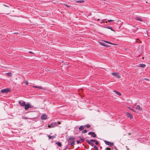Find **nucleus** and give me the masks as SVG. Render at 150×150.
I'll return each instance as SVG.
<instances>
[{
  "label": "nucleus",
  "instance_id": "f257e3e1",
  "mask_svg": "<svg viewBox=\"0 0 150 150\" xmlns=\"http://www.w3.org/2000/svg\"><path fill=\"white\" fill-rule=\"evenodd\" d=\"M75 138L72 136L69 137L68 140V145H70L71 146H74L75 144Z\"/></svg>",
  "mask_w": 150,
  "mask_h": 150
},
{
  "label": "nucleus",
  "instance_id": "f03ea898",
  "mask_svg": "<svg viewBox=\"0 0 150 150\" xmlns=\"http://www.w3.org/2000/svg\"><path fill=\"white\" fill-rule=\"evenodd\" d=\"M25 110H28V109L29 108H33L34 106L28 103H27L26 104H25Z\"/></svg>",
  "mask_w": 150,
  "mask_h": 150
},
{
  "label": "nucleus",
  "instance_id": "7ed1b4c3",
  "mask_svg": "<svg viewBox=\"0 0 150 150\" xmlns=\"http://www.w3.org/2000/svg\"><path fill=\"white\" fill-rule=\"evenodd\" d=\"M10 91V89L9 88H6L1 90V92L3 94L7 93Z\"/></svg>",
  "mask_w": 150,
  "mask_h": 150
},
{
  "label": "nucleus",
  "instance_id": "20e7f679",
  "mask_svg": "<svg viewBox=\"0 0 150 150\" xmlns=\"http://www.w3.org/2000/svg\"><path fill=\"white\" fill-rule=\"evenodd\" d=\"M104 142L106 145H109L110 147H112L114 145V143L113 142H111L107 141H104Z\"/></svg>",
  "mask_w": 150,
  "mask_h": 150
},
{
  "label": "nucleus",
  "instance_id": "39448f33",
  "mask_svg": "<svg viewBox=\"0 0 150 150\" xmlns=\"http://www.w3.org/2000/svg\"><path fill=\"white\" fill-rule=\"evenodd\" d=\"M18 104L22 106H24L25 105V102L23 100H20L18 102Z\"/></svg>",
  "mask_w": 150,
  "mask_h": 150
},
{
  "label": "nucleus",
  "instance_id": "423d86ee",
  "mask_svg": "<svg viewBox=\"0 0 150 150\" xmlns=\"http://www.w3.org/2000/svg\"><path fill=\"white\" fill-rule=\"evenodd\" d=\"M88 134L91 135V137L94 138L96 137V136L95 133L93 132H89L88 133Z\"/></svg>",
  "mask_w": 150,
  "mask_h": 150
},
{
  "label": "nucleus",
  "instance_id": "0eeeda50",
  "mask_svg": "<svg viewBox=\"0 0 150 150\" xmlns=\"http://www.w3.org/2000/svg\"><path fill=\"white\" fill-rule=\"evenodd\" d=\"M112 74L114 76H115L117 78H121V76L120 75H119L116 72H114L112 73Z\"/></svg>",
  "mask_w": 150,
  "mask_h": 150
},
{
  "label": "nucleus",
  "instance_id": "6e6552de",
  "mask_svg": "<svg viewBox=\"0 0 150 150\" xmlns=\"http://www.w3.org/2000/svg\"><path fill=\"white\" fill-rule=\"evenodd\" d=\"M41 119L42 120H45L47 119V116L45 114H43L41 116Z\"/></svg>",
  "mask_w": 150,
  "mask_h": 150
},
{
  "label": "nucleus",
  "instance_id": "1a4fd4ad",
  "mask_svg": "<svg viewBox=\"0 0 150 150\" xmlns=\"http://www.w3.org/2000/svg\"><path fill=\"white\" fill-rule=\"evenodd\" d=\"M134 19L137 21H143L142 19L140 17L136 16L134 18Z\"/></svg>",
  "mask_w": 150,
  "mask_h": 150
},
{
  "label": "nucleus",
  "instance_id": "9d476101",
  "mask_svg": "<svg viewBox=\"0 0 150 150\" xmlns=\"http://www.w3.org/2000/svg\"><path fill=\"white\" fill-rule=\"evenodd\" d=\"M86 142H87L88 144H90L92 146H94V144L93 143H92L91 142L90 140H86Z\"/></svg>",
  "mask_w": 150,
  "mask_h": 150
},
{
  "label": "nucleus",
  "instance_id": "9b49d317",
  "mask_svg": "<svg viewBox=\"0 0 150 150\" xmlns=\"http://www.w3.org/2000/svg\"><path fill=\"white\" fill-rule=\"evenodd\" d=\"M51 125L52 126V127H54L57 125V122H53L51 124Z\"/></svg>",
  "mask_w": 150,
  "mask_h": 150
},
{
  "label": "nucleus",
  "instance_id": "f8f14e48",
  "mask_svg": "<svg viewBox=\"0 0 150 150\" xmlns=\"http://www.w3.org/2000/svg\"><path fill=\"white\" fill-rule=\"evenodd\" d=\"M126 114L127 115V116L128 117H129L130 119L133 118V116H132V115H131L130 113H129L128 112H127L126 113Z\"/></svg>",
  "mask_w": 150,
  "mask_h": 150
},
{
  "label": "nucleus",
  "instance_id": "ddd939ff",
  "mask_svg": "<svg viewBox=\"0 0 150 150\" xmlns=\"http://www.w3.org/2000/svg\"><path fill=\"white\" fill-rule=\"evenodd\" d=\"M85 126L84 125H82L79 128V129L80 131H82L85 129Z\"/></svg>",
  "mask_w": 150,
  "mask_h": 150
},
{
  "label": "nucleus",
  "instance_id": "4468645a",
  "mask_svg": "<svg viewBox=\"0 0 150 150\" xmlns=\"http://www.w3.org/2000/svg\"><path fill=\"white\" fill-rule=\"evenodd\" d=\"M99 43L102 46H105V47H110V46H109V45H108L105 44L103 43L102 42H100Z\"/></svg>",
  "mask_w": 150,
  "mask_h": 150
},
{
  "label": "nucleus",
  "instance_id": "2eb2a0df",
  "mask_svg": "<svg viewBox=\"0 0 150 150\" xmlns=\"http://www.w3.org/2000/svg\"><path fill=\"white\" fill-rule=\"evenodd\" d=\"M136 108L137 109L139 110H142V108L140 107L139 105H137L136 106Z\"/></svg>",
  "mask_w": 150,
  "mask_h": 150
},
{
  "label": "nucleus",
  "instance_id": "dca6fc26",
  "mask_svg": "<svg viewBox=\"0 0 150 150\" xmlns=\"http://www.w3.org/2000/svg\"><path fill=\"white\" fill-rule=\"evenodd\" d=\"M47 137H48L49 139H52L55 137V136H51L50 135H48Z\"/></svg>",
  "mask_w": 150,
  "mask_h": 150
},
{
  "label": "nucleus",
  "instance_id": "f3484780",
  "mask_svg": "<svg viewBox=\"0 0 150 150\" xmlns=\"http://www.w3.org/2000/svg\"><path fill=\"white\" fill-rule=\"evenodd\" d=\"M90 141L91 142H95V144L96 145H98L99 144L98 142V141H96L95 139H93V140L91 139V140H90Z\"/></svg>",
  "mask_w": 150,
  "mask_h": 150
},
{
  "label": "nucleus",
  "instance_id": "a211bd4d",
  "mask_svg": "<svg viewBox=\"0 0 150 150\" xmlns=\"http://www.w3.org/2000/svg\"><path fill=\"white\" fill-rule=\"evenodd\" d=\"M146 65L145 64H139V67L142 68H144L146 67Z\"/></svg>",
  "mask_w": 150,
  "mask_h": 150
},
{
  "label": "nucleus",
  "instance_id": "6ab92c4d",
  "mask_svg": "<svg viewBox=\"0 0 150 150\" xmlns=\"http://www.w3.org/2000/svg\"><path fill=\"white\" fill-rule=\"evenodd\" d=\"M33 88H38L40 89H42V87L41 86H33Z\"/></svg>",
  "mask_w": 150,
  "mask_h": 150
},
{
  "label": "nucleus",
  "instance_id": "aec40b11",
  "mask_svg": "<svg viewBox=\"0 0 150 150\" xmlns=\"http://www.w3.org/2000/svg\"><path fill=\"white\" fill-rule=\"evenodd\" d=\"M56 144H57L58 146L59 147H61L62 146V144L60 142H57Z\"/></svg>",
  "mask_w": 150,
  "mask_h": 150
},
{
  "label": "nucleus",
  "instance_id": "412c9836",
  "mask_svg": "<svg viewBox=\"0 0 150 150\" xmlns=\"http://www.w3.org/2000/svg\"><path fill=\"white\" fill-rule=\"evenodd\" d=\"M103 41L104 42H105L106 43H108L109 44L115 45L114 44H113V43H111V42H109V41H105V40H103Z\"/></svg>",
  "mask_w": 150,
  "mask_h": 150
},
{
  "label": "nucleus",
  "instance_id": "4be33fe9",
  "mask_svg": "<svg viewBox=\"0 0 150 150\" xmlns=\"http://www.w3.org/2000/svg\"><path fill=\"white\" fill-rule=\"evenodd\" d=\"M114 92L116 94H117L118 96H120L121 95V93L118 92H117V91H114Z\"/></svg>",
  "mask_w": 150,
  "mask_h": 150
},
{
  "label": "nucleus",
  "instance_id": "5701e85b",
  "mask_svg": "<svg viewBox=\"0 0 150 150\" xmlns=\"http://www.w3.org/2000/svg\"><path fill=\"white\" fill-rule=\"evenodd\" d=\"M76 2L77 3H83L84 2V0H79V1H76Z\"/></svg>",
  "mask_w": 150,
  "mask_h": 150
},
{
  "label": "nucleus",
  "instance_id": "b1692460",
  "mask_svg": "<svg viewBox=\"0 0 150 150\" xmlns=\"http://www.w3.org/2000/svg\"><path fill=\"white\" fill-rule=\"evenodd\" d=\"M84 126H85V128L87 127V128H89L91 127V125L89 124H88L84 125Z\"/></svg>",
  "mask_w": 150,
  "mask_h": 150
},
{
  "label": "nucleus",
  "instance_id": "393cba45",
  "mask_svg": "<svg viewBox=\"0 0 150 150\" xmlns=\"http://www.w3.org/2000/svg\"><path fill=\"white\" fill-rule=\"evenodd\" d=\"M7 74L8 76H12V74L11 72H8L7 73Z\"/></svg>",
  "mask_w": 150,
  "mask_h": 150
},
{
  "label": "nucleus",
  "instance_id": "a878e982",
  "mask_svg": "<svg viewBox=\"0 0 150 150\" xmlns=\"http://www.w3.org/2000/svg\"><path fill=\"white\" fill-rule=\"evenodd\" d=\"M107 28L110 29L111 30L114 31L113 29L111 26H108Z\"/></svg>",
  "mask_w": 150,
  "mask_h": 150
},
{
  "label": "nucleus",
  "instance_id": "bb28decb",
  "mask_svg": "<svg viewBox=\"0 0 150 150\" xmlns=\"http://www.w3.org/2000/svg\"><path fill=\"white\" fill-rule=\"evenodd\" d=\"M87 131L85 129V130H83V131L82 132V133H87Z\"/></svg>",
  "mask_w": 150,
  "mask_h": 150
},
{
  "label": "nucleus",
  "instance_id": "cd10ccee",
  "mask_svg": "<svg viewBox=\"0 0 150 150\" xmlns=\"http://www.w3.org/2000/svg\"><path fill=\"white\" fill-rule=\"evenodd\" d=\"M94 148L95 150H98V147L96 145L94 146Z\"/></svg>",
  "mask_w": 150,
  "mask_h": 150
},
{
  "label": "nucleus",
  "instance_id": "c85d7f7f",
  "mask_svg": "<svg viewBox=\"0 0 150 150\" xmlns=\"http://www.w3.org/2000/svg\"><path fill=\"white\" fill-rule=\"evenodd\" d=\"M79 138L82 141V142H83L84 141V138H82L81 137H79Z\"/></svg>",
  "mask_w": 150,
  "mask_h": 150
},
{
  "label": "nucleus",
  "instance_id": "c756f323",
  "mask_svg": "<svg viewBox=\"0 0 150 150\" xmlns=\"http://www.w3.org/2000/svg\"><path fill=\"white\" fill-rule=\"evenodd\" d=\"M105 150H111V149L110 148H107L105 149Z\"/></svg>",
  "mask_w": 150,
  "mask_h": 150
},
{
  "label": "nucleus",
  "instance_id": "7c9ffc66",
  "mask_svg": "<svg viewBox=\"0 0 150 150\" xmlns=\"http://www.w3.org/2000/svg\"><path fill=\"white\" fill-rule=\"evenodd\" d=\"M65 6H66L67 7H70V6L68 5L67 4H64Z\"/></svg>",
  "mask_w": 150,
  "mask_h": 150
},
{
  "label": "nucleus",
  "instance_id": "2f4dec72",
  "mask_svg": "<svg viewBox=\"0 0 150 150\" xmlns=\"http://www.w3.org/2000/svg\"><path fill=\"white\" fill-rule=\"evenodd\" d=\"M113 21V20H109L108 21V22H111Z\"/></svg>",
  "mask_w": 150,
  "mask_h": 150
},
{
  "label": "nucleus",
  "instance_id": "473e14b6",
  "mask_svg": "<svg viewBox=\"0 0 150 150\" xmlns=\"http://www.w3.org/2000/svg\"><path fill=\"white\" fill-rule=\"evenodd\" d=\"M52 126L51 125V124L50 125H48V127L49 128H52Z\"/></svg>",
  "mask_w": 150,
  "mask_h": 150
},
{
  "label": "nucleus",
  "instance_id": "72a5a7b5",
  "mask_svg": "<svg viewBox=\"0 0 150 150\" xmlns=\"http://www.w3.org/2000/svg\"><path fill=\"white\" fill-rule=\"evenodd\" d=\"M25 83L26 85H28V82L27 81H25Z\"/></svg>",
  "mask_w": 150,
  "mask_h": 150
},
{
  "label": "nucleus",
  "instance_id": "f704fd0d",
  "mask_svg": "<svg viewBox=\"0 0 150 150\" xmlns=\"http://www.w3.org/2000/svg\"><path fill=\"white\" fill-rule=\"evenodd\" d=\"M22 119H28V118L25 117H22Z\"/></svg>",
  "mask_w": 150,
  "mask_h": 150
},
{
  "label": "nucleus",
  "instance_id": "c9c22d12",
  "mask_svg": "<svg viewBox=\"0 0 150 150\" xmlns=\"http://www.w3.org/2000/svg\"><path fill=\"white\" fill-rule=\"evenodd\" d=\"M129 109H130V110H132V111L134 112H135V110H133V109H132V108H129Z\"/></svg>",
  "mask_w": 150,
  "mask_h": 150
},
{
  "label": "nucleus",
  "instance_id": "e433bc0d",
  "mask_svg": "<svg viewBox=\"0 0 150 150\" xmlns=\"http://www.w3.org/2000/svg\"><path fill=\"white\" fill-rule=\"evenodd\" d=\"M76 142H77V144H79L80 143V141L78 140V141H77Z\"/></svg>",
  "mask_w": 150,
  "mask_h": 150
},
{
  "label": "nucleus",
  "instance_id": "4c0bfd02",
  "mask_svg": "<svg viewBox=\"0 0 150 150\" xmlns=\"http://www.w3.org/2000/svg\"><path fill=\"white\" fill-rule=\"evenodd\" d=\"M29 53H30L31 54H34V53L33 52H31V51H30L29 52Z\"/></svg>",
  "mask_w": 150,
  "mask_h": 150
},
{
  "label": "nucleus",
  "instance_id": "58836bf2",
  "mask_svg": "<svg viewBox=\"0 0 150 150\" xmlns=\"http://www.w3.org/2000/svg\"><path fill=\"white\" fill-rule=\"evenodd\" d=\"M4 6L6 7H9L8 6L4 4Z\"/></svg>",
  "mask_w": 150,
  "mask_h": 150
},
{
  "label": "nucleus",
  "instance_id": "ea45409f",
  "mask_svg": "<svg viewBox=\"0 0 150 150\" xmlns=\"http://www.w3.org/2000/svg\"><path fill=\"white\" fill-rule=\"evenodd\" d=\"M61 124V123H60V122H58H58H57V124Z\"/></svg>",
  "mask_w": 150,
  "mask_h": 150
},
{
  "label": "nucleus",
  "instance_id": "a19ab883",
  "mask_svg": "<svg viewBox=\"0 0 150 150\" xmlns=\"http://www.w3.org/2000/svg\"><path fill=\"white\" fill-rule=\"evenodd\" d=\"M14 33V34H18V33Z\"/></svg>",
  "mask_w": 150,
  "mask_h": 150
},
{
  "label": "nucleus",
  "instance_id": "79ce46f5",
  "mask_svg": "<svg viewBox=\"0 0 150 150\" xmlns=\"http://www.w3.org/2000/svg\"><path fill=\"white\" fill-rule=\"evenodd\" d=\"M97 20H98V21H99V19H98Z\"/></svg>",
  "mask_w": 150,
  "mask_h": 150
}]
</instances>
